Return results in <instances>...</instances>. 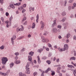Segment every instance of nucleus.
I'll list each match as a JSON object with an SVG mask.
<instances>
[{
	"label": "nucleus",
	"mask_w": 76,
	"mask_h": 76,
	"mask_svg": "<svg viewBox=\"0 0 76 76\" xmlns=\"http://www.w3.org/2000/svg\"><path fill=\"white\" fill-rule=\"evenodd\" d=\"M1 61H2V63L3 64H4L5 63L8 61L7 60V58L6 57H3L1 59Z\"/></svg>",
	"instance_id": "nucleus-1"
},
{
	"label": "nucleus",
	"mask_w": 76,
	"mask_h": 76,
	"mask_svg": "<svg viewBox=\"0 0 76 76\" xmlns=\"http://www.w3.org/2000/svg\"><path fill=\"white\" fill-rule=\"evenodd\" d=\"M16 36L14 35L11 38V41L12 45H14V40L16 39Z\"/></svg>",
	"instance_id": "nucleus-2"
},
{
	"label": "nucleus",
	"mask_w": 76,
	"mask_h": 76,
	"mask_svg": "<svg viewBox=\"0 0 76 76\" xmlns=\"http://www.w3.org/2000/svg\"><path fill=\"white\" fill-rule=\"evenodd\" d=\"M40 24L41 25L40 29L41 30H43V29H44V26H45V25H44V23L43 22V21H41L40 22Z\"/></svg>",
	"instance_id": "nucleus-3"
},
{
	"label": "nucleus",
	"mask_w": 76,
	"mask_h": 76,
	"mask_svg": "<svg viewBox=\"0 0 76 76\" xmlns=\"http://www.w3.org/2000/svg\"><path fill=\"white\" fill-rule=\"evenodd\" d=\"M51 31L53 34H56L57 32V29L56 28H53L52 29Z\"/></svg>",
	"instance_id": "nucleus-4"
},
{
	"label": "nucleus",
	"mask_w": 76,
	"mask_h": 76,
	"mask_svg": "<svg viewBox=\"0 0 76 76\" xmlns=\"http://www.w3.org/2000/svg\"><path fill=\"white\" fill-rule=\"evenodd\" d=\"M69 48V46L67 44H65L64 46V48L63 51H65L66 50H67Z\"/></svg>",
	"instance_id": "nucleus-5"
},
{
	"label": "nucleus",
	"mask_w": 76,
	"mask_h": 76,
	"mask_svg": "<svg viewBox=\"0 0 76 76\" xmlns=\"http://www.w3.org/2000/svg\"><path fill=\"white\" fill-rule=\"evenodd\" d=\"M57 25V23H56V20H53V23L52 24L51 26L52 28H54V26H56Z\"/></svg>",
	"instance_id": "nucleus-6"
},
{
	"label": "nucleus",
	"mask_w": 76,
	"mask_h": 76,
	"mask_svg": "<svg viewBox=\"0 0 76 76\" xmlns=\"http://www.w3.org/2000/svg\"><path fill=\"white\" fill-rule=\"evenodd\" d=\"M43 50L44 49L42 48H41L39 49H38L37 50V52H38V53H41L42 52V51H43Z\"/></svg>",
	"instance_id": "nucleus-7"
},
{
	"label": "nucleus",
	"mask_w": 76,
	"mask_h": 76,
	"mask_svg": "<svg viewBox=\"0 0 76 76\" xmlns=\"http://www.w3.org/2000/svg\"><path fill=\"white\" fill-rule=\"evenodd\" d=\"M76 60V57L74 56L71 57L69 59L70 61H71V60Z\"/></svg>",
	"instance_id": "nucleus-8"
},
{
	"label": "nucleus",
	"mask_w": 76,
	"mask_h": 76,
	"mask_svg": "<svg viewBox=\"0 0 76 76\" xmlns=\"http://www.w3.org/2000/svg\"><path fill=\"white\" fill-rule=\"evenodd\" d=\"M36 21L37 23L38 22V20L39 19V15L37 14L36 16Z\"/></svg>",
	"instance_id": "nucleus-9"
},
{
	"label": "nucleus",
	"mask_w": 76,
	"mask_h": 76,
	"mask_svg": "<svg viewBox=\"0 0 76 76\" xmlns=\"http://www.w3.org/2000/svg\"><path fill=\"white\" fill-rule=\"evenodd\" d=\"M10 7L13 9H15V7L13 4H10Z\"/></svg>",
	"instance_id": "nucleus-10"
},
{
	"label": "nucleus",
	"mask_w": 76,
	"mask_h": 76,
	"mask_svg": "<svg viewBox=\"0 0 76 76\" xmlns=\"http://www.w3.org/2000/svg\"><path fill=\"white\" fill-rule=\"evenodd\" d=\"M36 26V24H35V23H33L32 24V26L31 27V28L32 29H34L35 28V26Z\"/></svg>",
	"instance_id": "nucleus-11"
},
{
	"label": "nucleus",
	"mask_w": 76,
	"mask_h": 76,
	"mask_svg": "<svg viewBox=\"0 0 76 76\" xmlns=\"http://www.w3.org/2000/svg\"><path fill=\"white\" fill-rule=\"evenodd\" d=\"M26 15V14H24L23 15L24 18H23V20H22L23 22L24 20H26V18L25 17Z\"/></svg>",
	"instance_id": "nucleus-12"
},
{
	"label": "nucleus",
	"mask_w": 76,
	"mask_h": 76,
	"mask_svg": "<svg viewBox=\"0 0 76 76\" xmlns=\"http://www.w3.org/2000/svg\"><path fill=\"white\" fill-rule=\"evenodd\" d=\"M38 58V61L39 64H40L41 63V60H40V58H39V56H38L37 57Z\"/></svg>",
	"instance_id": "nucleus-13"
},
{
	"label": "nucleus",
	"mask_w": 76,
	"mask_h": 76,
	"mask_svg": "<svg viewBox=\"0 0 76 76\" xmlns=\"http://www.w3.org/2000/svg\"><path fill=\"white\" fill-rule=\"evenodd\" d=\"M42 41L43 42H45V38L43 36H42Z\"/></svg>",
	"instance_id": "nucleus-14"
},
{
	"label": "nucleus",
	"mask_w": 76,
	"mask_h": 76,
	"mask_svg": "<svg viewBox=\"0 0 76 76\" xmlns=\"http://www.w3.org/2000/svg\"><path fill=\"white\" fill-rule=\"evenodd\" d=\"M70 36V34L69 33H68L67 34L66 36V38L68 39Z\"/></svg>",
	"instance_id": "nucleus-15"
},
{
	"label": "nucleus",
	"mask_w": 76,
	"mask_h": 76,
	"mask_svg": "<svg viewBox=\"0 0 76 76\" xmlns=\"http://www.w3.org/2000/svg\"><path fill=\"white\" fill-rule=\"evenodd\" d=\"M21 28H20V30H21V31H23V30H24V28L23 27V26L22 25H21Z\"/></svg>",
	"instance_id": "nucleus-16"
},
{
	"label": "nucleus",
	"mask_w": 76,
	"mask_h": 76,
	"mask_svg": "<svg viewBox=\"0 0 76 76\" xmlns=\"http://www.w3.org/2000/svg\"><path fill=\"white\" fill-rule=\"evenodd\" d=\"M21 4V3L20 2H18V3H17L16 4H14V6H20V4Z\"/></svg>",
	"instance_id": "nucleus-17"
},
{
	"label": "nucleus",
	"mask_w": 76,
	"mask_h": 76,
	"mask_svg": "<svg viewBox=\"0 0 76 76\" xmlns=\"http://www.w3.org/2000/svg\"><path fill=\"white\" fill-rule=\"evenodd\" d=\"M74 69H75V68L74 67V66H73L72 65L70 70L71 71H73V70H74Z\"/></svg>",
	"instance_id": "nucleus-18"
},
{
	"label": "nucleus",
	"mask_w": 76,
	"mask_h": 76,
	"mask_svg": "<svg viewBox=\"0 0 76 76\" xmlns=\"http://www.w3.org/2000/svg\"><path fill=\"white\" fill-rule=\"evenodd\" d=\"M28 61H31V60H32V57H31V56H28Z\"/></svg>",
	"instance_id": "nucleus-19"
},
{
	"label": "nucleus",
	"mask_w": 76,
	"mask_h": 76,
	"mask_svg": "<svg viewBox=\"0 0 76 76\" xmlns=\"http://www.w3.org/2000/svg\"><path fill=\"white\" fill-rule=\"evenodd\" d=\"M51 70V68H48L46 70L45 72L47 73V72H49V71H50Z\"/></svg>",
	"instance_id": "nucleus-20"
},
{
	"label": "nucleus",
	"mask_w": 76,
	"mask_h": 76,
	"mask_svg": "<svg viewBox=\"0 0 76 76\" xmlns=\"http://www.w3.org/2000/svg\"><path fill=\"white\" fill-rule=\"evenodd\" d=\"M66 20V18L64 17L62 19V20H61V21L62 22H64V21H65V20Z\"/></svg>",
	"instance_id": "nucleus-21"
},
{
	"label": "nucleus",
	"mask_w": 76,
	"mask_h": 76,
	"mask_svg": "<svg viewBox=\"0 0 76 76\" xmlns=\"http://www.w3.org/2000/svg\"><path fill=\"white\" fill-rule=\"evenodd\" d=\"M28 54L31 56H33V55H34V52H30Z\"/></svg>",
	"instance_id": "nucleus-22"
},
{
	"label": "nucleus",
	"mask_w": 76,
	"mask_h": 76,
	"mask_svg": "<svg viewBox=\"0 0 76 76\" xmlns=\"http://www.w3.org/2000/svg\"><path fill=\"white\" fill-rule=\"evenodd\" d=\"M62 25L63 26H67L69 25V23L67 22H66L63 23Z\"/></svg>",
	"instance_id": "nucleus-23"
},
{
	"label": "nucleus",
	"mask_w": 76,
	"mask_h": 76,
	"mask_svg": "<svg viewBox=\"0 0 76 76\" xmlns=\"http://www.w3.org/2000/svg\"><path fill=\"white\" fill-rule=\"evenodd\" d=\"M13 66H14V63L12 62L10 64V68H12V67Z\"/></svg>",
	"instance_id": "nucleus-24"
},
{
	"label": "nucleus",
	"mask_w": 76,
	"mask_h": 76,
	"mask_svg": "<svg viewBox=\"0 0 76 76\" xmlns=\"http://www.w3.org/2000/svg\"><path fill=\"white\" fill-rule=\"evenodd\" d=\"M62 16H65L66 14V12L65 11H64L62 13Z\"/></svg>",
	"instance_id": "nucleus-25"
},
{
	"label": "nucleus",
	"mask_w": 76,
	"mask_h": 76,
	"mask_svg": "<svg viewBox=\"0 0 76 76\" xmlns=\"http://www.w3.org/2000/svg\"><path fill=\"white\" fill-rule=\"evenodd\" d=\"M58 50L60 52H62V51H64V50H63V49H61L60 48H59Z\"/></svg>",
	"instance_id": "nucleus-26"
},
{
	"label": "nucleus",
	"mask_w": 76,
	"mask_h": 76,
	"mask_svg": "<svg viewBox=\"0 0 76 76\" xmlns=\"http://www.w3.org/2000/svg\"><path fill=\"white\" fill-rule=\"evenodd\" d=\"M61 25H58L57 26V28H59V29H61Z\"/></svg>",
	"instance_id": "nucleus-27"
},
{
	"label": "nucleus",
	"mask_w": 76,
	"mask_h": 76,
	"mask_svg": "<svg viewBox=\"0 0 76 76\" xmlns=\"http://www.w3.org/2000/svg\"><path fill=\"white\" fill-rule=\"evenodd\" d=\"M21 31V30H20V28L19 27H18L16 28V31L17 32H19V31Z\"/></svg>",
	"instance_id": "nucleus-28"
},
{
	"label": "nucleus",
	"mask_w": 76,
	"mask_h": 76,
	"mask_svg": "<svg viewBox=\"0 0 76 76\" xmlns=\"http://www.w3.org/2000/svg\"><path fill=\"white\" fill-rule=\"evenodd\" d=\"M51 72H52L51 75L52 76H53V75H55V72L53 70H51Z\"/></svg>",
	"instance_id": "nucleus-29"
},
{
	"label": "nucleus",
	"mask_w": 76,
	"mask_h": 76,
	"mask_svg": "<svg viewBox=\"0 0 76 76\" xmlns=\"http://www.w3.org/2000/svg\"><path fill=\"white\" fill-rule=\"evenodd\" d=\"M1 19L2 22H4V18H3V17H1Z\"/></svg>",
	"instance_id": "nucleus-30"
},
{
	"label": "nucleus",
	"mask_w": 76,
	"mask_h": 76,
	"mask_svg": "<svg viewBox=\"0 0 76 76\" xmlns=\"http://www.w3.org/2000/svg\"><path fill=\"white\" fill-rule=\"evenodd\" d=\"M23 9V6L19 7L18 8V10H22Z\"/></svg>",
	"instance_id": "nucleus-31"
},
{
	"label": "nucleus",
	"mask_w": 76,
	"mask_h": 76,
	"mask_svg": "<svg viewBox=\"0 0 76 76\" xmlns=\"http://www.w3.org/2000/svg\"><path fill=\"white\" fill-rule=\"evenodd\" d=\"M24 38V36H22L21 37H20L17 38V40H19V39H22V38Z\"/></svg>",
	"instance_id": "nucleus-32"
},
{
	"label": "nucleus",
	"mask_w": 76,
	"mask_h": 76,
	"mask_svg": "<svg viewBox=\"0 0 76 76\" xmlns=\"http://www.w3.org/2000/svg\"><path fill=\"white\" fill-rule=\"evenodd\" d=\"M12 19H13V17L12 16V15H11L9 18V20L10 22H11L12 20Z\"/></svg>",
	"instance_id": "nucleus-33"
},
{
	"label": "nucleus",
	"mask_w": 76,
	"mask_h": 76,
	"mask_svg": "<svg viewBox=\"0 0 76 76\" xmlns=\"http://www.w3.org/2000/svg\"><path fill=\"white\" fill-rule=\"evenodd\" d=\"M20 63V60H18L15 61V64H19V63Z\"/></svg>",
	"instance_id": "nucleus-34"
},
{
	"label": "nucleus",
	"mask_w": 76,
	"mask_h": 76,
	"mask_svg": "<svg viewBox=\"0 0 76 76\" xmlns=\"http://www.w3.org/2000/svg\"><path fill=\"white\" fill-rule=\"evenodd\" d=\"M48 45L50 48H51V47H52V45L49 43H48Z\"/></svg>",
	"instance_id": "nucleus-35"
},
{
	"label": "nucleus",
	"mask_w": 76,
	"mask_h": 76,
	"mask_svg": "<svg viewBox=\"0 0 76 76\" xmlns=\"http://www.w3.org/2000/svg\"><path fill=\"white\" fill-rule=\"evenodd\" d=\"M45 72L43 71H42V74H41V76H44V73Z\"/></svg>",
	"instance_id": "nucleus-36"
},
{
	"label": "nucleus",
	"mask_w": 76,
	"mask_h": 76,
	"mask_svg": "<svg viewBox=\"0 0 76 76\" xmlns=\"http://www.w3.org/2000/svg\"><path fill=\"white\" fill-rule=\"evenodd\" d=\"M29 66V63L28 62L27 63V64L26 66V67H28Z\"/></svg>",
	"instance_id": "nucleus-37"
},
{
	"label": "nucleus",
	"mask_w": 76,
	"mask_h": 76,
	"mask_svg": "<svg viewBox=\"0 0 76 76\" xmlns=\"http://www.w3.org/2000/svg\"><path fill=\"white\" fill-rule=\"evenodd\" d=\"M1 75H3V76H6V73H2V72H1Z\"/></svg>",
	"instance_id": "nucleus-38"
},
{
	"label": "nucleus",
	"mask_w": 76,
	"mask_h": 76,
	"mask_svg": "<svg viewBox=\"0 0 76 76\" xmlns=\"http://www.w3.org/2000/svg\"><path fill=\"white\" fill-rule=\"evenodd\" d=\"M0 48L1 50H3L4 48V46L3 45H2L0 47Z\"/></svg>",
	"instance_id": "nucleus-39"
},
{
	"label": "nucleus",
	"mask_w": 76,
	"mask_h": 76,
	"mask_svg": "<svg viewBox=\"0 0 76 76\" xmlns=\"http://www.w3.org/2000/svg\"><path fill=\"white\" fill-rule=\"evenodd\" d=\"M38 75V73L37 72H34V76H37V75Z\"/></svg>",
	"instance_id": "nucleus-40"
},
{
	"label": "nucleus",
	"mask_w": 76,
	"mask_h": 76,
	"mask_svg": "<svg viewBox=\"0 0 76 76\" xmlns=\"http://www.w3.org/2000/svg\"><path fill=\"white\" fill-rule=\"evenodd\" d=\"M46 62L47 63H48V64H51V62L50 60H48V61H47Z\"/></svg>",
	"instance_id": "nucleus-41"
},
{
	"label": "nucleus",
	"mask_w": 76,
	"mask_h": 76,
	"mask_svg": "<svg viewBox=\"0 0 76 76\" xmlns=\"http://www.w3.org/2000/svg\"><path fill=\"white\" fill-rule=\"evenodd\" d=\"M73 75L74 76H76V70H75L73 72Z\"/></svg>",
	"instance_id": "nucleus-42"
},
{
	"label": "nucleus",
	"mask_w": 76,
	"mask_h": 76,
	"mask_svg": "<svg viewBox=\"0 0 76 76\" xmlns=\"http://www.w3.org/2000/svg\"><path fill=\"white\" fill-rule=\"evenodd\" d=\"M26 71H29V67H26Z\"/></svg>",
	"instance_id": "nucleus-43"
},
{
	"label": "nucleus",
	"mask_w": 76,
	"mask_h": 76,
	"mask_svg": "<svg viewBox=\"0 0 76 76\" xmlns=\"http://www.w3.org/2000/svg\"><path fill=\"white\" fill-rule=\"evenodd\" d=\"M45 42H49V39L47 38H45Z\"/></svg>",
	"instance_id": "nucleus-44"
},
{
	"label": "nucleus",
	"mask_w": 76,
	"mask_h": 76,
	"mask_svg": "<svg viewBox=\"0 0 76 76\" xmlns=\"http://www.w3.org/2000/svg\"><path fill=\"white\" fill-rule=\"evenodd\" d=\"M47 58L46 56H43L42 58V60H45Z\"/></svg>",
	"instance_id": "nucleus-45"
},
{
	"label": "nucleus",
	"mask_w": 76,
	"mask_h": 76,
	"mask_svg": "<svg viewBox=\"0 0 76 76\" xmlns=\"http://www.w3.org/2000/svg\"><path fill=\"white\" fill-rule=\"evenodd\" d=\"M73 1V0H69L68 1V3H72Z\"/></svg>",
	"instance_id": "nucleus-46"
},
{
	"label": "nucleus",
	"mask_w": 76,
	"mask_h": 76,
	"mask_svg": "<svg viewBox=\"0 0 76 76\" xmlns=\"http://www.w3.org/2000/svg\"><path fill=\"white\" fill-rule=\"evenodd\" d=\"M25 50V48H23L21 50V51H22V52H23V51H24Z\"/></svg>",
	"instance_id": "nucleus-47"
},
{
	"label": "nucleus",
	"mask_w": 76,
	"mask_h": 76,
	"mask_svg": "<svg viewBox=\"0 0 76 76\" xmlns=\"http://www.w3.org/2000/svg\"><path fill=\"white\" fill-rule=\"evenodd\" d=\"M19 76H23V74H22V72H20L19 73Z\"/></svg>",
	"instance_id": "nucleus-48"
},
{
	"label": "nucleus",
	"mask_w": 76,
	"mask_h": 76,
	"mask_svg": "<svg viewBox=\"0 0 76 76\" xmlns=\"http://www.w3.org/2000/svg\"><path fill=\"white\" fill-rule=\"evenodd\" d=\"M23 7V8H25L26 7V4H24L22 6Z\"/></svg>",
	"instance_id": "nucleus-49"
},
{
	"label": "nucleus",
	"mask_w": 76,
	"mask_h": 76,
	"mask_svg": "<svg viewBox=\"0 0 76 76\" xmlns=\"http://www.w3.org/2000/svg\"><path fill=\"white\" fill-rule=\"evenodd\" d=\"M15 56H18V55H19V53L18 52H16L15 53Z\"/></svg>",
	"instance_id": "nucleus-50"
},
{
	"label": "nucleus",
	"mask_w": 76,
	"mask_h": 76,
	"mask_svg": "<svg viewBox=\"0 0 76 76\" xmlns=\"http://www.w3.org/2000/svg\"><path fill=\"white\" fill-rule=\"evenodd\" d=\"M67 66L68 67H69V68H70V69L71 68L72 66V65H68Z\"/></svg>",
	"instance_id": "nucleus-51"
},
{
	"label": "nucleus",
	"mask_w": 76,
	"mask_h": 76,
	"mask_svg": "<svg viewBox=\"0 0 76 76\" xmlns=\"http://www.w3.org/2000/svg\"><path fill=\"white\" fill-rule=\"evenodd\" d=\"M74 56H76V51H74Z\"/></svg>",
	"instance_id": "nucleus-52"
},
{
	"label": "nucleus",
	"mask_w": 76,
	"mask_h": 76,
	"mask_svg": "<svg viewBox=\"0 0 76 76\" xmlns=\"http://www.w3.org/2000/svg\"><path fill=\"white\" fill-rule=\"evenodd\" d=\"M30 72H31V71H30L29 70V71H26V73L27 74H29V73H30Z\"/></svg>",
	"instance_id": "nucleus-53"
},
{
	"label": "nucleus",
	"mask_w": 76,
	"mask_h": 76,
	"mask_svg": "<svg viewBox=\"0 0 76 76\" xmlns=\"http://www.w3.org/2000/svg\"><path fill=\"white\" fill-rule=\"evenodd\" d=\"M15 59L16 61V60H18V56H16L15 57Z\"/></svg>",
	"instance_id": "nucleus-54"
},
{
	"label": "nucleus",
	"mask_w": 76,
	"mask_h": 76,
	"mask_svg": "<svg viewBox=\"0 0 76 76\" xmlns=\"http://www.w3.org/2000/svg\"><path fill=\"white\" fill-rule=\"evenodd\" d=\"M3 0H0V3L3 4Z\"/></svg>",
	"instance_id": "nucleus-55"
},
{
	"label": "nucleus",
	"mask_w": 76,
	"mask_h": 76,
	"mask_svg": "<svg viewBox=\"0 0 76 76\" xmlns=\"http://www.w3.org/2000/svg\"><path fill=\"white\" fill-rule=\"evenodd\" d=\"M6 16H9V13L8 12H6L5 13Z\"/></svg>",
	"instance_id": "nucleus-56"
},
{
	"label": "nucleus",
	"mask_w": 76,
	"mask_h": 76,
	"mask_svg": "<svg viewBox=\"0 0 76 76\" xmlns=\"http://www.w3.org/2000/svg\"><path fill=\"white\" fill-rule=\"evenodd\" d=\"M28 23V22H27V21H26L23 24V25H27V23Z\"/></svg>",
	"instance_id": "nucleus-57"
},
{
	"label": "nucleus",
	"mask_w": 76,
	"mask_h": 76,
	"mask_svg": "<svg viewBox=\"0 0 76 76\" xmlns=\"http://www.w3.org/2000/svg\"><path fill=\"white\" fill-rule=\"evenodd\" d=\"M74 17V16H73V14H71V15L70 16V18H72Z\"/></svg>",
	"instance_id": "nucleus-58"
},
{
	"label": "nucleus",
	"mask_w": 76,
	"mask_h": 76,
	"mask_svg": "<svg viewBox=\"0 0 76 76\" xmlns=\"http://www.w3.org/2000/svg\"><path fill=\"white\" fill-rule=\"evenodd\" d=\"M52 55V54H51V53H49V55H48V56L51 57Z\"/></svg>",
	"instance_id": "nucleus-59"
},
{
	"label": "nucleus",
	"mask_w": 76,
	"mask_h": 76,
	"mask_svg": "<svg viewBox=\"0 0 76 76\" xmlns=\"http://www.w3.org/2000/svg\"><path fill=\"white\" fill-rule=\"evenodd\" d=\"M58 38H59V39H61V38H62V37H61V36L59 35L58 36Z\"/></svg>",
	"instance_id": "nucleus-60"
},
{
	"label": "nucleus",
	"mask_w": 76,
	"mask_h": 76,
	"mask_svg": "<svg viewBox=\"0 0 76 76\" xmlns=\"http://www.w3.org/2000/svg\"><path fill=\"white\" fill-rule=\"evenodd\" d=\"M73 39L75 40H76V36H74L73 37Z\"/></svg>",
	"instance_id": "nucleus-61"
},
{
	"label": "nucleus",
	"mask_w": 76,
	"mask_h": 76,
	"mask_svg": "<svg viewBox=\"0 0 76 76\" xmlns=\"http://www.w3.org/2000/svg\"><path fill=\"white\" fill-rule=\"evenodd\" d=\"M75 8V7L73 5L72 7H71V9H74Z\"/></svg>",
	"instance_id": "nucleus-62"
},
{
	"label": "nucleus",
	"mask_w": 76,
	"mask_h": 76,
	"mask_svg": "<svg viewBox=\"0 0 76 76\" xmlns=\"http://www.w3.org/2000/svg\"><path fill=\"white\" fill-rule=\"evenodd\" d=\"M68 10H71V7H70V6L69 7Z\"/></svg>",
	"instance_id": "nucleus-63"
},
{
	"label": "nucleus",
	"mask_w": 76,
	"mask_h": 76,
	"mask_svg": "<svg viewBox=\"0 0 76 76\" xmlns=\"http://www.w3.org/2000/svg\"><path fill=\"white\" fill-rule=\"evenodd\" d=\"M73 6L75 7H76V3H74L73 4Z\"/></svg>",
	"instance_id": "nucleus-64"
}]
</instances>
